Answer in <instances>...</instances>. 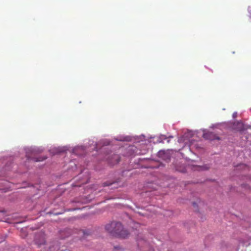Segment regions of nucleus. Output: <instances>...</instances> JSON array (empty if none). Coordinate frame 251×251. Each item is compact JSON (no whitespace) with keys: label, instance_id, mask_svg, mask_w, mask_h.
I'll return each instance as SVG.
<instances>
[{"label":"nucleus","instance_id":"f257e3e1","mask_svg":"<svg viewBox=\"0 0 251 251\" xmlns=\"http://www.w3.org/2000/svg\"><path fill=\"white\" fill-rule=\"evenodd\" d=\"M105 230L113 236L121 238H127L129 232L124 229L122 225L120 222H113L107 224L105 226Z\"/></svg>","mask_w":251,"mask_h":251},{"label":"nucleus","instance_id":"f03ea898","mask_svg":"<svg viewBox=\"0 0 251 251\" xmlns=\"http://www.w3.org/2000/svg\"><path fill=\"white\" fill-rule=\"evenodd\" d=\"M45 242V235L44 233H39L35 235V243L39 247L44 245Z\"/></svg>","mask_w":251,"mask_h":251},{"label":"nucleus","instance_id":"7ed1b4c3","mask_svg":"<svg viewBox=\"0 0 251 251\" xmlns=\"http://www.w3.org/2000/svg\"><path fill=\"white\" fill-rule=\"evenodd\" d=\"M203 136L204 138L210 140H220L219 137H218L215 133L211 132H207L204 133Z\"/></svg>","mask_w":251,"mask_h":251},{"label":"nucleus","instance_id":"20e7f679","mask_svg":"<svg viewBox=\"0 0 251 251\" xmlns=\"http://www.w3.org/2000/svg\"><path fill=\"white\" fill-rule=\"evenodd\" d=\"M137 244L139 247L143 248H146V246L148 245V244L146 241L142 239H140L139 238L137 239Z\"/></svg>","mask_w":251,"mask_h":251},{"label":"nucleus","instance_id":"39448f33","mask_svg":"<svg viewBox=\"0 0 251 251\" xmlns=\"http://www.w3.org/2000/svg\"><path fill=\"white\" fill-rule=\"evenodd\" d=\"M241 187L242 188H244L246 189H250V187L248 186V185L247 184H241Z\"/></svg>","mask_w":251,"mask_h":251},{"label":"nucleus","instance_id":"423d86ee","mask_svg":"<svg viewBox=\"0 0 251 251\" xmlns=\"http://www.w3.org/2000/svg\"><path fill=\"white\" fill-rule=\"evenodd\" d=\"M80 232L82 233L84 236L88 235H89L90 234V233L89 232L83 230H80Z\"/></svg>","mask_w":251,"mask_h":251},{"label":"nucleus","instance_id":"0eeeda50","mask_svg":"<svg viewBox=\"0 0 251 251\" xmlns=\"http://www.w3.org/2000/svg\"><path fill=\"white\" fill-rule=\"evenodd\" d=\"M114 158L115 159L116 161V163H118L120 161V158L117 155H114Z\"/></svg>","mask_w":251,"mask_h":251},{"label":"nucleus","instance_id":"6e6552de","mask_svg":"<svg viewBox=\"0 0 251 251\" xmlns=\"http://www.w3.org/2000/svg\"><path fill=\"white\" fill-rule=\"evenodd\" d=\"M199 168H200L201 170H207L208 169V167H206V166H201V167H199Z\"/></svg>","mask_w":251,"mask_h":251},{"label":"nucleus","instance_id":"1a4fd4ad","mask_svg":"<svg viewBox=\"0 0 251 251\" xmlns=\"http://www.w3.org/2000/svg\"><path fill=\"white\" fill-rule=\"evenodd\" d=\"M245 178L247 179H250L249 177H248V176H246Z\"/></svg>","mask_w":251,"mask_h":251},{"label":"nucleus","instance_id":"9d476101","mask_svg":"<svg viewBox=\"0 0 251 251\" xmlns=\"http://www.w3.org/2000/svg\"><path fill=\"white\" fill-rule=\"evenodd\" d=\"M36 161H41V160H40V159H37V160H36Z\"/></svg>","mask_w":251,"mask_h":251},{"label":"nucleus","instance_id":"9b49d317","mask_svg":"<svg viewBox=\"0 0 251 251\" xmlns=\"http://www.w3.org/2000/svg\"><path fill=\"white\" fill-rule=\"evenodd\" d=\"M3 240H0V243Z\"/></svg>","mask_w":251,"mask_h":251}]
</instances>
